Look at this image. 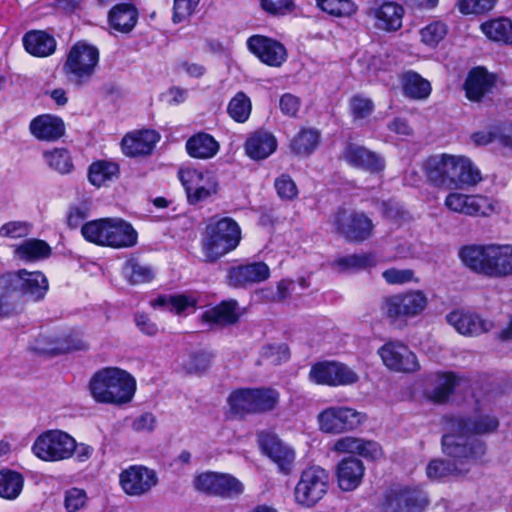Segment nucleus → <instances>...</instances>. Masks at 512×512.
<instances>
[{"label": "nucleus", "instance_id": "1", "mask_svg": "<svg viewBox=\"0 0 512 512\" xmlns=\"http://www.w3.org/2000/svg\"><path fill=\"white\" fill-rule=\"evenodd\" d=\"M499 425L496 417L475 415L473 418L451 417L447 421L448 433L442 437V450L449 457L478 462L485 454V444L474 437L494 431Z\"/></svg>", "mask_w": 512, "mask_h": 512}, {"label": "nucleus", "instance_id": "2", "mask_svg": "<svg viewBox=\"0 0 512 512\" xmlns=\"http://www.w3.org/2000/svg\"><path fill=\"white\" fill-rule=\"evenodd\" d=\"M42 271L19 269L0 275V318L16 317L25 311L26 301L39 303L49 291Z\"/></svg>", "mask_w": 512, "mask_h": 512}, {"label": "nucleus", "instance_id": "3", "mask_svg": "<svg viewBox=\"0 0 512 512\" xmlns=\"http://www.w3.org/2000/svg\"><path fill=\"white\" fill-rule=\"evenodd\" d=\"M422 169L428 182L437 188L458 189L482 180L479 169L465 156L430 155L424 159Z\"/></svg>", "mask_w": 512, "mask_h": 512}, {"label": "nucleus", "instance_id": "4", "mask_svg": "<svg viewBox=\"0 0 512 512\" xmlns=\"http://www.w3.org/2000/svg\"><path fill=\"white\" fill-rule=\"evenodd\" d=\"M458 257L470 271L488 278L512 276V244H467Z\"/></svg>", "mask_w": 512, "mask_h": 512}, {"label": "nucleus", "instance_id": "5", "mask_svg": "<svg viewBox=\"0 0 512 512\" xmlns=\"http://www.w3.org/2000/svg\"><path fill=\"white\" fill-rule=\"evenodd\" d=\"M242 229L230 216H211L200 234V249L204 262L216 263L235 251L242 241Z\"/></svg>", "mask_w": 512, "mask_h": 512}, {"label": "nucleus", "instance_id": "6", "mask_svg": "<svg viewBox=\"0 0 512 512\" xmlns=\"http://www.w3.org/2000/svg\"><path fill=\"white\" fill-rule=\"evenodd\" d=\"M31 451L44 462L56 463L74 459L76 463L88 462L94 454V448L84 442H77L69 433L60 429L42 432L33 442Z\"/></svg>", "mask_w": 512, "mask_h": 512}, {"label": "nucleus", "instance_id": "7", "mask_svg": "<svg viewBox=\"0 0 512 512\" xmlns=\"http://www.w3.org/2000/svg\"><path fill=\"white\" fill-rule=\"evenodd\" d=\"M81 235L92 244L114 249L131 248L138 242L133 225L120 218H100L85 222Z\"/></svg>", "mask_w": 512, "mask_h": 512}, {"label": "nucleus", "instance_id": "8", "mask_svg": "<svg viewBox=\"0 0 512 512\" xmlns=\"http://www.w3.org/2000/svg\"><path fill=\"white\" fill-rule=\"evenodd\" d=\"M92 397L99 403L121 405L132 400L135 379L126 371L108 367L96 372L90 380Z\"/></svg>", "mask_w": 512, "mask_h": 512}, {"label": "nucleus", "instance_id": "9", "mask_svg": "<svg viewBox=\"0 0 512 512\" xmlns=\"http://www.w3.org/2000/svg\"><path fill=\"white\" fill-rule=\"evenodd\" d=\"M100 62L99 49L84 40L75 42L68 50L62 64V73L76 88L89 84Z\"/></svg>", "mask_w": 512, "mask_h": 512}, {"label": "nucleus", "instance_id": "10", "mask_svg": "<svg viewBox=\"0 0 512 512\" xmlns=\"http://www.w3.org/2000/svg\"><path fill=\"white\" fill-rule=\"evenodd\" d=\"M330 222L335 233L351 244L368 241L375 232L373 220L365 212L343 205L331 214Z\"/></svg>", "mask_w": 512, "mask_h": 512}, {"label": "nucleus", "instance_id": "11", "mask_svg": "<svg viewBox=\"0 0 512 512\" xmlns=\"http://www.w3.org/2000/svg\"><path fill=\"white\" fill-rule=\"evenodd\" d=\"M31 349L44 356L54 357L88 348L82 334L74 329L55 331L42 328L38 336L31 342Z\"/></svg>", "mask_w": 512, "mask_h": 512}, {"label": "nucleus", "instance_id": "12", "mask_svg": "<svg viewBox=\"0 0 512 512\" xmlns=\"http://www.w3.org/2000/svg\"><path fill=\"white\" fill-rule=\"evenodd\" d=\"M279 392L273 388H242L228 397V405L234 415L262 413L273 410L279 401Z\"/></svg>", "mask_w": 512, "mask_h": 512}, {"label": "nucleus", "instance_id": "13", "mask_svg": "<svg viewBox=\"0 0 512 512\" xmlns=\"http://www.w3.org/2000/svg\"><path fill=\"white\" fill-rule=\"evenodd\" d=\"M329 474L320 466H310L302 471L294 490L295 501L307 508L315 506L327 493Z\"/></svg>", "mask_w": 512, "mask_h": 512}, {"label": "nucleus", "instance_id": "14", "mask_svg": "<svg viewBox=\"0 0 512 512\" xmlns=\"http://www.w3.org/2000/svg\"><path fill=\"white\" fill-rule=\"evenodd\" d=\"M193 486L200 493L222 498H235L244 491L242 482L233 475L212 471L196 475Z\"/></svg>", "mask_w": 512, "mask_h": 512}, {"label": "nucleus", "instance_id": "15", "mask_svg": "<svg viewBox=\"0 0 512 512\" xmlns=\"http://www.w3.org/2000/svg\"><path fill=\"white\" fill-rule=\"evenodd\" d=\"M444 205L454 213L482 218L489 217L496 211L497 201L482 194L450 192L444 200Z\"/></svg>", "mask_w": 512, "mask_h": 512}, {"label": "nucleus", "instance_id": "16", "mask_svg": "<svg viewBox=\"0 0 512 512\" xmlns=\"http://www.w3.org/2000/svg\"><path fill=\"white\" fill-rule=\"evenodd\" d=\"M365 15L373 20L375 29L395 33L403 27L405 8L393 0H375L369 4Z\"/></svg>", "mask_w": 512, "mask_h": 512}, {"label": "nucleus", "instance_id": "17", "mask_svg": "<svg viewBox=\"0 0 512 512\" xmlns=\"http://www.w3.org/2000/svg\"><path fill=\"white\" fill-rule=\"evenodd\" d=\"M389 318H413L419 316L428 306V298L423 290L409 289L387 296L384 300Z\"/></svg>", "mask_w": 512, "mask_h": 512}, {"label": "nucleus", "instance_id": "18", "mask_svg": "<svg viewBox=\"0 0 512 512\" xmlns=\"http://www.w3.org/2000/svg\"><path fill=\"white\" fill-rule=\"evenodd\" d=\"M341 158L352 168L371 175L382 174L386 168L385 158L364 145L347 140L341 151Z\"/></svg>", "mask_w": 512, "mask_h": 512}, {"label": "nucleus", "instance_id": "19", "mask_svg": "<svg viewBox=\"0 0 512 512\" xmlns=\"http://www.w3.org/2000/svg\"><path fill=\"white\" fill-rule=\"evenodd\" d=\"M246 46L252 55L269 67L279 68L288 58L285 45L273 37L254 34L248 37Z\"/></svg>", "mask_w": 512, "mask_h": 512}, {"label": "nucleus", "instance_id": "20", "mask_svg": "<svg viewBox=\"0 0 512 512\" xmlns=\"http://www.w3.org/2000/svg\"><path fill=\"white\" fill-rule=\"evenodd\" d=\"M384 366L397 373H414L420 369L417 356L399 341H388L378 349Z\"/></svg>", "mask_w": 512, "mask_h": 512}, {"label": "nucleus", "instance_id": "21", "mask_svg": "<svg viewBox=\"0 0 512 512\" xmlns=\"http://www.w3.org/2000/svg\"><path fill=\"white\" fill-rule=\"evenodd\" d=\"M309 378L316 384L328 386H346L359 380L358 374L346 364L336 361H323L314 364Z\"/></svg>", "mask_w": 512, "mask_h": 512}, {"label": "nucleus", "instance_id": "22", "mask_svg": "<svg viewBox=\"0 0 512 512\" xmlns=\"http://www.w3.org/2000/svg\"><path fill=\"white\" fill-rule=\"evenodd\" d=\"M270 276L271 269L264 261L245 262L227 269L226 284L234 289H247L267 281Z\"/></svg>", "mask_w": 512, "mask_h": 512}, {"label": "nucleus", "instance_id": "23", "mask_svg": "<svg viewBox=\"0 0 512 512\" xmlns=\"http://www.w3.org/2000/svg\"><path fill=\"white\" fill-rule=\"evenodd\" d=\"M385 501L388 512H416L428 503L421 489L403 485H393L387 491Z\"/></svg>", "mask_w": 512, "mask_h": 512}, {"label": "nucleus", "instance_id": "24", "mask_svg": "<svg viewBox=\"0 0 512 512\" xmlns=\"http://www.w3.org/2000/svg\"><path fill=\"white\" fill-rule=\"evenodd\" d=\"M497 84V75L484 66L472 67L464 80L462 89L465 97L472 103H481L493 91Z\"/></svg>", "mask_w": 512, "mask_h": 512}, {"label": "nucleus", "instance_id": "25", "mask_svg": "<svg viewBox=\"0 0 512 512\" xmlns=\"http://www.w3.org/2000/svg\"><path fill=\"white\" fill-rule=\"evenodd\" d=\"M159 132L150 128L127 132L121 139L120 148L124 156L132 159L150 156L160 141Z\"/></svg>", "mask_w": 512, "mask_h": 512}, {"label": "nucleus", "instance_id": "26", "mask_svg": "<svg viewBox=\"0 0 512 512\" xmlns=\"http://www.w3.org/2000/svg\"><path fill=\"white\" fill-rule=\"evenodd\" d=\"M364 421V416L349 407H330L318 416L320 429L327 433L352 430Z\"/></svg>", "mask_w": 512, "mask_h": 512}, {"label": "nucleus", "instance_id": "27", "mask_svg": "<svg viewBox=\"0 0 512 512\" xmlns=\"http://www.w3.org/2000/svg\"><path fill=\"white\" fill-rule=\"evenodd\" d=\"M119 481L127 495L141 496L157 484L158 478L154 470L142 465H132L120 473Z\"/></svg>", "mask_w": 512, "mask_h": 512}, {"label": "nucleus", "instance_id": "28", "mask_svg": "<svg viewBox=\"0 0 512 512\" xmlns=\"http://www.w3.org/2000/svg\"><path fill=\"white\" fill-rule=\"evenodd\" d=\"M29 131L38 141L56 142L65 135L66 125L60 116L44 113L32 118Z\"/></svg>", "mask_w": 512, "mask_h": 512}, {"label": "nucleus", "instance_id": "29", "mask_svg": "<svg viewBox=\"0 0 512 512\" xmlns=\"http://www.w3.org/2000/svg\"><path fill=\"white\" fill-rule=\"evenodd\" d=\"M139 20L137 7L130 2L113 5L107 13V24L111 30L120 34H129L136 27Z\"/></svg>", "mask_w": 512, "mask_h": 512}, {"label": "nucleus", "instance_id": "30", "mask_svg": "<svg viewBox=\"0 0 512 512\" xmlns=\"http://www.w3.org/2000/svg\"><path fill=\"white\" fill-rule=\"evenodd\" d=\"M245 154L252 160L267 159L278 147L275 135L265 129H257L250 133L244 142Z\"/></svg>", "mask_w": 512, "mask_h": 512}, {"label": "nucleus", "instance_id": "31", "mask_svg": "<svg viewBox=\"0 0 512 512\" xmlns=\"http://www.w3.org/2000/svg\"><path fill=\"white\" fill-rule=\"evenodd\" d=\"M24 50L36 58L53 55L57 49L55 37L45 30H29L22 37Z\"/></svg>", "mask_w": 512, "mask_h": 512}, {"label": "nucleus", "instance_id": "32", "mask_svg": "<svg viewBox=\"0 0 512 512\" xmlns=\"http://www.w3.org/2000/svg\"><path fill=\"white\" fill-rule=\"evenodd\" d=\"M261 446L265 454L278 466L280 472L290 473L295 459L293 449L271 435L261 440Z\"/></svg>", "mask_w": 512, "mask_h": 512}, {"label": "nucleus", "instance_id": "33", "mask_svg": "<svg viewBox=\"0 0 512 512\" xmlns=\"http://www.w3.org/2000/svg\"><path fill=\"white\" fill-rule=\"evenodd\" d=\"M399 80L402 94L410 100H426L432 93L430 81L414 70L402 72Z\"/></svg>", "mask_w": 512, "mask_h": 512}, {"label": "nucleus", "instance_id": "34", "mask_svg": "<svg viewBox=\"0 0 512 512\" xmlns=\"http://www.w3.org/2000/svg\"><path fill=\"white\" fill-rule=\"evenodd\" d=\"M152 305L178 316H186L198 309V299L185 293L160 294L152 301Z\"/></svg>", "mask_w": 512, "mask_h": 512}, {"label": "nucleus", "instance_id": "35", "mask_svg": "<svg viewBox=\"0 0 512 512\" xmlns=\"http://www.w3.org/2000/svg\"><path fill=\"white\" fill-rule=\"evenodd\" d=\"M185 149L191 158L206 160L219 152L220 144L213 135L199 131L187 139Z\"/></svg>", "mask_w": 512, "mask_h": 512}, {"label": "nucleus", "instance_id": "36", "mask_svg": "<svg viewBox=\"0 0 512 512\" xmlns=\"http://www.w3.org/2000/svg\"><path fill=\"white\" fill-rule=\"evenodd\" d=\"M454 461L434 459L430 461L426 468L427 477L431 480H442L449 476H462L470 471V467L475 462H466L465 459L451 457Z\"/></svg>", "mask_w": 512, "mask_h": 512}, {"label": "nucleus", "instance_id": "37", "mask_svg": "<svg viewBox=\"0 0 512 512\" xmlns=\"http://www.w3.org/2000/svg\"><path fill=\"white\" fill-rule=\"evenodd\" d=\"M364 475V465L354 457L342 459L337 467L339 487L344 491H352L358 487Z\"/></svg>", "mask_w": 512, "mask_h": 512}, {"label": "nucleus", "instance_id": "38", "mask_svg": "<svg viewBox=\"0 0 512 512\" xmlns=\"http://www.w3.org/2000/svg\"><path fill=\"white\" fill-rule=\"evenodd\" d=\"M321 134L314 128H301L291 139L290 151L298 157H309L320 144Z\"/></svg>", "mask_w": 512, "mask_h": 512}, {"label": "nucleus", "instance_id": "39", "mask_svg": "<svg viewBox=\"0 0 512 512\" xmlns=\"http://www.w3.org/2000/svg\"><path fill=\"white\" fill-rule=\"evenodd\" d=\"M87 177L90 184L99 188L120 177V165L110 160H96L89 165Z\"/></svg>", "mask_w": 512, "mask_h": 512}, {"label": "nucleus", "instance_id": "40", "mask_svg": "<svg viewBox=\"0 0 512 512\" xmlns=\"http://www.w3.org/2000/svg\"><path fill=\"white\" fill-rule=\"evenodd\" d=\"M51 254L50 245L45 240L36 238L27 239L15 248V255L25 262L47 259Z\"/></svg>", "mask_w": 512, "mask_h": 512}, {"label": "nucleus", "instance_id": "41", "mask_svg": "<svg viewBox=\"0 0 512 512\" xmlns=\"http://www.w3.org/2000/svg\"><path fill=\"white\" fill-rule=\"evenodd\" d=\"M483 34L491 41L503 44L512 43V21L508 18H497L483 22L480 26Z\"/></svg>", "mask_w": 512, "mask_h": 512}, {"label": "nucleus", "instance_id": "42", "mask_svg": "<svg viewBox=\"0 0 512 512\" xmlns=\"http://www.w3.org/2000/svg\"><path fill=\"white\" fill-rule=\"evenodd\" d=\"M335 265L343 272H358L376 267L378 261L374 253H354L338 257Z\"/></svg>", "mask_w": 512, "mask_h": 512}, {"label": "nucleus", "instance_id": "43", "mask_svg": "<svg viewBox=\"0 0 512 512\" xmlns=\"http://www.w3.org/2000/svg\"><path fill=\"white\" fill-rule=\"evenodd\" d=\"M123 275L131 285L147 284L155 278L152 267L141 264L136 256L127 258L123 265Z\"/></svg>", "mask_w": 512, "mask_h": 512}, {"label": "nucleus", "instance_id": "44", "mask_svg": "<svg viewBox=\"0 0 512 512\" xmlns=\"http://www.w3.org/2000/svg\"><path fill=\"white\" fill-rule=\"evenodd\" d=\"M43 158L50 169L61 175L70 174L75 168L70 151L64 147L44 151Z\"/></svg>", "mask_w": 512, "mask_h": 512}, {"label": "nucleus", "instance_id": "45", "mask_svg": "<svg viewBox=\"0 0 512 512\" xmlns=\"http://www.w3.org/2000/svg\"><path fill=\"white\" fill-rule=\"evenodd\" d=\"M23 483L20 473L12 470L0 471V497L8 500L16 499L22 491Z\"/></svg>", "mask_w": 512, "mask_h": 512}, {"label": "nucleus", "instance_id": "46", "mask_svg": "<svg viewBox=\"0 0 512 512\" xmlns=\"http://www.w3.org/2000/svg\"><path fill=\"white\" fill-rule=\"evenodd\" d=\"M237 310V300H222L215 306L205 310L199 320H239Z\"/></svg>", "mask_w": 512, "mask_h": 512}, {"label": "nucleus", "instance_id": "47", "mask_svg": "<svg viewBox=\"0 0 512 512\" xmlns=\"http://www.w3.org/2000/svg\"><path fill=\"white\" fill-rule=\"evenodd\" d=\"M252 111V103L246 93L237 92L227 105V113L236 123H245Z\"/></svg>", "mask_w": 512, "mask_h": 512}, {"label": "nucleus", "instance_id": "48", "mask_svg": "<svg viewBox=\"0 0 512 512\" xmlns=\"http://www.w3.org/2000/svg\"><path fill=\"white\" fill-rule=\"evenodd\" d=\"M457 383L456 376L453 373L437 374L434 378V386L428 392L429 398L437 403L445 402Z\"/></svg>", "mask_w": 512, "mask_h": 512}, {"label": "nucleus", "instance_id": "49", "mask_svg": "<svg viewBox=\"0 0 512 512\" xmlns=\"http://www.w3.org/2000/svg\"><path fill=\"white\" fill-rule=\"evenodd\" d=\"M381 214L386 221L397 227H401L412 219L410 213L402 205L392 200L382 201Z\"/></svg>", "mask_w": 512, "mask_h": 512}, {"label": "nucleus", "instance_id": "50", "mask_svg": "<svg viewBox=\"0 0 512 512\" xmlns=\"http://www.w3.org/2000/svg\"><path fill=\"white\" fill-rule=\"evenodd\" d=\"M498 0H458L457 9L462 15L482 16L491 12Z\"/></svg>", "mask_w": 512, "mask_h": 512}, {"label": "nucleus", "instance_id": "51", "mask_svg": "<svg viewBox=\"0 0 512 512\" xmlns=\"http://www.w3.org/2000/svg\"><path fill=\"white\" fill-rule=\"evenodd\" d=\"M446 34L447 26L442 21H433L420 30L421 41L432 48L437 47Z\"/></svg>", "mask_w": 512, "mask_h": 512}, {"label": "nucleus", "instance_id": "52", "mask_svg": "<svg viewBox=\"0 0 512 512\" xmlns=\"http://www.w3.org/2000/svg\"><path fill=\"white\" fill-rule=\"evenodd\" d=\"M374 109L373 101L361 94H355L349 100V111L354 121L368 118Z\"/></svg>", "mask_w": 512, "mask_h": 512}, {"label": "nucleus", "instance_id": "53", "mask_svg": "<svg viewBox=\"0 0 512 512\" xmlns=\"http://www.w3.org/2000/svg\"><path fill=\"white\" fill-rule=\"evenodd\" d=\"M218 192V183L213 177H208L206 181L197 186L189 193L186 194L187 202L190 205H197L201 202L206 201L212 195L217 194Z\"/></svg>", "mask_w": 512, "mask_h": 512}, {"label": "nucleus", "instance_id": "54", "mask_svg": "<svg viewBox=\"0 0 512 512\" xmlns=\"http://www.w3.org/2000/svg\"><path fill=\"white\" fill-rule=\"evenodd\" d=\"M177 174L186 194L203 184L207 179L203 171L194 167H181Z\"/></svg>", "mask_w": 512, "mask_h": 512}, {"label": "nucleus", "instance_id": "55", "mask_svg": "<svg viewBox=\"0 0 512 512\" xmlns=\"http://www.w3.org/2000/svg\"><path fill=\"white\" fill-rule=\"evenodd\" d=\"M316 6L335 17L348 16L353 11V3L350 0H316Z\"/></svg>", "mask_w": 512, "mask_h": 512}, {"label": "nucleus", "instance_id": "56", "mask_svg": "<svg viewBox=\"0 0 512 512\" xmlns=\"http://www.w3.org/2000/svg\"><path fill=\"white\" fill-rule=\"evenodd\" d=\"M274 187L278 197L282 200L292 201L298 197V187L287 173H282L275 179Z\"/></svg>", "mask_w": 512, "mask_h": 512}, {"label": "nucleus", "instance_id": "57", "mask_svg": "<svg viewBox=\"0 0 512 512\" xmlns=\"http://www.w3.org/2000/svg\"><path fill=\"white\" fill-rule=\"evenodd\" d=\"M261 9L270 16H285L296 9L294 0H260Z\"/></svg>", "mask_w": 512, "mask_h": 512}, {"label": "nucleus", "instance_id": "58", "mask_svg": "<svg viewBox=\"0 0 512 512\" xmlns=\"http://www.w3.org/2000/svg\"><path fill=\"white\" fill-rule=\"evenodd\" d=\"M261 357L273 365H280L290 358V351L286 344L267 345L263 347Z\"/></svg>", "mask_w": 512, "mask_h": 512}, {"label": "nucleus", "instance_id": "59", "mask_svg": "<svg viewBox=\"0 0 512 512\" xmlns=\"http://www.w3.org/2000/svg\"><path fill=\"white\" fill-rule=\"evenodd\" d=\"M199 0H174L172 9V22L179 24L189 19L194 13Z\"/></svg>", "mask_w": 512, "mask_h": 512}, {"label": "nucleus", "instance_id": "60", "mask_svg": "<svg viewBox=\"0 0 512 512\" xmlns=\"http://www.w3.org/2000/svg\"><path fill=\"white\" fill-rule=\"evenodd\" d=\"M412 269L389 268L383 271L382 277L390 285H401L409 282H418Z\"/></svg>", "mask_w": 512, "mask_h": 512}, {"label": "nucleus", "instance_id": "61", "mask_svg": "<svg viewBox=\"0 0 512 512\" xmlns=\"http://www.w3.org/2000/svg\"><path fill=\"white\" fill-rule=\"evenodd\" d=\"M211 360V354L199 350L197 352H194L190 354L187 358V360H183V367L187 370L189 373H197L204 371L210 364Z\"/></svg>", "mask_w": 512, "mask_h": 512}, {"label": "nucleus", "instance_id": "62", "mask_svg": "<svg viewBox=\"0 0 512 512\" xmlns=\"http://www.w3.org/2000/svg\"><path fill=\"white\" fill-rule=\"evenodd\" d=\"M453 328L464 336H478L492 328L493 322H449Z\"/></svg>", "mask_w": 512, "mask_h": 512}, {"label": "nucleus", "instance_id": "63", "mask_svg": "<svg viewBox=\"0 0 512 512\" xmlns=\"http://www.w3.org/2000/svg\"><path fill=\"white\" fill-rule=\"evenodd\" d=\"M87 501V494L83 489L70 488L65 492L64 506L67 512H77L84 507Z\"/></svg>", "mask_w": 512, "mask_h": 512}, {"label": "nucleus", "instance_id": "64", "mask_svg": "<svg viewBox=\"0 0 512 512\" xmlns=\"http://www.w3.org/2000/svg\"><path fill=\"white\" fill-rule=\"evenodd\" d=\"M88 215L89 209L85 204L71 205L66 215L67 227L72 230L82 227Z\"/></svg>", "mask_w": 512, "mask_h": 512}]
</instances>
